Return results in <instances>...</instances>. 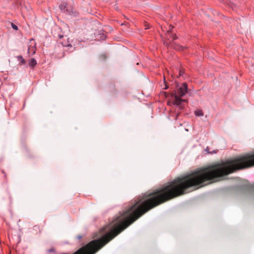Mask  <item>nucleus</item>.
Returning <instances> with one entry per match:
<instances>
[{
    "instance_id": "nucleus-1",
    "label": "nucleus",
    "mask_w": 254,
    "mask_h": 254,
    "mask_svg": "<svg viewBox=\"0 0 254 254\" xmlns=\"http://www.w3.org/2000/svg\"><path fill=\"white\" fill-rule=\"evenodd\" d=\"M172 97L174 98V104L177 106V109H176L177 112L176 120H177L178 116L180 114V111L184 108L181 103L182 102L186 101V100L181 99V97L178 96L176 94H173Z\"/></svg>"
},
{
    "instance_id": "nucleus-2",
    "label": "nucleus",
    "mask_w": 254,
    "mask_h": 254,
    "mask_svg": "<svg viewBox=\"0 0 254 254\" xmlns=\"http://www.w3.org/2000/svg\"><path fill=\"white\" fill-rule=\"evenodd\" d=\"M36 51V43L32 39L30 41V44L28 46V54L29 56L35 54Z\"/></svg>"
},
{
    "instance_id": "nucleus-3",
    "label": "nucleus",
    "mask_w": 254,
    "mask_h": 254,
    "mask_svg": "<svg viewBox=\"0 0 254 254\" xmlns=\"http://www.w3.org/2000/svg\"><path fill=\"white\" fill-rule=\"evenodd\" d=\"M188 92V85L186 83L182 84L177 91V95L180 97L184 96Z\"/></svg>"
},
{
    "instance_id": "nucleus-4",
    "label": "nucleus",
    "mask_w": 254,
    "mask_h": 254,
    "mask_svg": "<svg viewBox=\"0 0 254 254\" xmlns=\"http://www.w3.org/2000/svg\"><path fill=\"white\" fill-rule=\"evenodd\" d=\"M59 7L61 10L63 11L64 12H67L69 14L71 13V11H69L67 8L65 9L66 6L64 4L60 5Z\"/></svg>"
},
{
    "instance_id": "nucleus-5",
    "label": "nucleus",
    "mask_w": 254,
    "mask_h": 254,
    "mask_svg": "<svg viewBox=\"0 0 254 254\" xmlns=\"http://www.w3.org/2000/svg\"><path fill=\"white\" fill-rule=\"evenodd\" d=\"M36 64L37 62L36 60L34 58H32L29 63V65L32 67H34V66L36 65Z\"/></svg>"
},
{
    "instance_id": "nucleus-6",
    "label": "nucleus",
    "mask_w": 254,
    "mask_h": 254,
    "mask_svg": "<svg viewBox=\"0 0 254 254\" xmlns=\"http://www.w3.org/2000/svg\"><path fill=\"white\" fill-rule=\"evenodd\" d=\"M17 59L22 64H24L25 63V60L23 58V57L21 56H18Z\"/></svg>"
},
{
    "instance_id": "nucleus-7",
    "label": "nucleus",
    "mask_w": 254,
    "mask_h": 254,
    "mask_svg": "<svg viewBox=\"0 0 254 254\" xmlns=\"http://www.w3.org/2000/svg\"><path fill=\"white\" fill-rule=\"evenodd\" d=\"M173 36V34H172L171 30H168L167 34V36L168 39H169V38H172Z\"/></svg>"
},
{
    "instance_id": "nucleus-8",
    "label": "nucleus",
    "mask_w": 254,
    "mask_h": 254,
    "mask_svg": "<svg viewBox=\"0 0 254 254\" xmlns=\"http://www.w3.org/2000/svg\"><path fill=\"white\" fill-rule=\"evenodd\" d=\"M195 115L198 116H202L203 114L201 111H198L195 112Z\"/></svg>"
},
{
    "instance_id": "nucleus-9",
    "label": "nucleus",
    "mask_w": 254,
    "mask_h": 254,
    "mask_svg": "<svg viewBox=\"0 0 254 254\" xmlns=\"http://www.w3.org/2000/svg\"><path fill=\"white\" fill-rule=\"evenodd\" d=\"M62 44L64 47H71L72 46L70 43H68H68L62 42Z\"/></svg>"
},
{
    "instance_id": "nucleus-10",
    "label": "nucleus",
    "mask_w": 254,
    "mask_h": 254,
    "mask_svg": "<svg viewBox=\"0 0 254 254\" xmlns=\"http://www.w3.org/2000/svg\"><path fill=\"white\" fill-rule=\"evenodd\" d=\"M11 26L12 28L14 30H16L18 29V27L12 23H11Z\"/></svg>"
},
{
    "instance_id": "nucleus-11",
    "label": "nucleus",
    "mask_w": 254,
    "mask_h": 254,
    "mask_svg": "<svg viewBox=\"0 0 254 254\" xmlns=\"http://www.w3.org/2000/svg\"><path fill=\"white\" fill-rule=\"evenodd\" d=\"M164 44L167 45V46H170L171 47H173L172 45H170L168 41L164 42Z\"/></svg>"
},
{
    "instance_id": "nucleus-12",
    "label": "nucleus",
    "mask_w": 254,
    "mask_h": 254,
    "mask_svg": "<svg viewBox=\"0 0 254 254\" xmlns=\"http://www.w3.org/2000/svg\"><path fill=\"white\" fill-rule=\"evenodd\" d=\"M172 41L176 40L177 39V36L175 34H173V36L172 38Z\"/></svg>"
},
{
    "instance_id": "nucleus-13",
    "label": "nucleus",
    "mask_w": 254,
    "mask_h": 254,
    "mask_svg": "<svg viewBox=\"0 0 254 254\" xmlns=\"http://www.w3.org/2000/svg\"><path fill=\"white\" fill-rule=\"evenodd\" d=\"M184 72V70L183 69L182 70H180V72H179V76H182Z\"/></svg>"
},
{
    "instance_id": "nucleus-14",
    "label": "nucleus",
    "mask_w": 254,
    "mask_h": 254,
    "mask_svg": "<svg viewBox=\"0 0 254 254\" xmlns=\"http://www.w3.org/2000/svg\"><path fill=\"white\" fill-rule=\"evenodd\" d=\"M55 250L54 249H51L48 250V253H51L52 252H54Z\"/></svg>"
},
{
    "instance_id": "nucleus-15",
    "label": "nucleus",
    "mask_w": 254,
    "mask_h": 254,
    "mask_svg": "<svg viewBox=\"0 0 254 254\" xmlns=\"http://www.w3.org/2000/svg\"><path fill=\"white\" fill-rule=\"evenodd\" d=\"M81 238H82V236H77V238H78V239H81Z\"/></svg>"
},
{
    "instance_id": "nucleus-16",
    "label": "nucleus",
    "mask_w": 254,
    "mask_h": 254,
    "mask_svg": "<svg viewBox=\"0 0 254 254\" xmlns=\"http://www.w3.org/2000/svg\"><path fill=\"white\" fill-rule=\"evenodd\" d=\"M251 188L253 190H254V185H253L251 186Z\"/></svg>"
},
{
    "instance_id": "nucleus-17",
    "label": "nucleus",
    "mask_w": 254,
    "mask_h": 254,
    "mask_svg": "<svg viewBox=\"0 0 254 254\" xmlns=\"http://www.w3.org/2000/svg\"><path fill=\"white\" fill-rule=\"evenodd\" d=\"M62 37H63V36L60 35V38H61Z\"/></svg>"
}]
</instances>
